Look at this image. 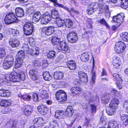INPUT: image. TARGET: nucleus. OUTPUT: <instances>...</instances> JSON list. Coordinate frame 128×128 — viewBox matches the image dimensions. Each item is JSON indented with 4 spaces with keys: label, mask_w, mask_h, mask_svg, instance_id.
<instances>
[{
    "label": "nucleus",
    "mask_w": 128,
    "mask_h": 128,
    "mask_svg": "<svg viewBox=\"0 0 128 128\" xmlns=\"http://www.w3.org/2000/svg\"><path fill=\"white\" fill-rule=\"evenodd\" d=\"M58 16L57 10L55 9H53L51 11V15L47 12L44 13L41 19V23L42 24H46L51 20L52 18L55 20L59 18Z\"/></svg>",
    "instance_id": "obj_1"
},
{
    "label": "nucleus",
    "mask_w": 128,
    "mask_h": 128,
    "mask_svg": "<svg viewBox=\"0 0 128 128\" xmlns=\"http://www.w3.org/2000/svg\"><path fill=\"white\" fill-rule=\"evenodd\" d=\"M24 52L22 50L16 53V60L15 62V67L17 68L20 67L22 66L23 60L25 57Z\"/></svg>",
    "instance_id": "obj_2"
},
{
    "label": "nucleus",
    "mask_w": 128,
    "mask_h": 128,
    "mask_svg": "<svg viewBox=\"0 0 128 128\" xmlns=\"http://www.w3.org/2000/svg\"><path fill=\"white\" fill-rule=\"evenodd\" d=\"M18 21L17 17L13 12L7 13L5 18V23L8 24H10L14 22H16Z\"/></svg>",
    "instance_id": "obj_3"
},
{
    "label": "nucleus",
    "mask_w": 128,
    "mask_h": 128,
    "mask_svg": "<svg viewBox=\"0 0 128 128\" xmlns=\"http://www.w3.org/2000/svg\"><path fill=\"white\" fill-rule=\"evenodd\" d=\"M14 63V58L11 56H8L5 58L3 64L4 69H8L12 67Z\"/></svg>",
    "instance_id": "obj_4"
},
{
    "label": "nucleus",
    "mask_w": 128,
    "mask_h": 128,
    "mask_svg": "<svg viewBox=\"0 0 128 128\" xmlns=\"http://www.w3.org/2000/svg\"><path fill=\"white\" fill-rule=\"evenodd\" d=\"M34 30L32 24L30 22L25 23L24 27V32L25 34L28 36L31 34Z\"/></svg>",
    "instance_id": "obj_5"
},
{
    "label": "nucleus",
    "mask_w": 128,
    "mask_h": 128,
    "mask_svg": "<svg viewBox=\"0 0 128 128\" xmlns=\"http://www.w3.org/2000/svg\"><path fill=\"white\" fill-rule=\"evenodd\" d=\"M56 99L59 102H64L67 98V96L66 93L63 90H60L56 94Z\"/></svg>",
    "instance_id": "obj_6"
},
{
    "label": "nucleus",
    "mask_w": 128,
    "mask_h": 128,
    "mask_svg": "<svg viewBox=\"0 0 128 128\" xmlns=\"http://www.w3.org/2000/svg\"><path fill=\"white\" fill-rule=\"evenodd\" d=\"M126 48L124 43L122 42H118L116 44L115 50L117 53L119 54L123 52Z\"/></svg>",
    "instance_id": "obj_7"
},
{
    "label": "nucleus",
    "mask_w": 128,
    "mask_h": 128,
    "mask_svg": "<svg viewBox=\"0 0 128 128\" xmlns=\"http://www.w3.org/2000/svg\"><path fill=\"white\" fill-rule=\"evenodd\" d=\"M98 6V4L96 2H93L89 4L87 10V12L88 14L90 15L93 14L96 10Z\"/></svg>",
    "instance_id": "obj_8"
},
{
    "label": "nucleus",
    "mask_w": 128,
    "mask_h": 128,
    "mask_svg": "<svg viewBox=\"0 0 128 128\" xmlns=\"http://www.w3.org/2000/svg\"><path fill=\"white\" fill-rule=\"evenodd\" d=\"M67 39L69 42L74 43L76 42L78 39L77 34L74 32H71L67 35Z\"/></svg>",
    "instance_id": "obj_9"
},
{
    "label": "nucleus",
    "mask_w": 128,
    "mask_h": 128,
    "mask_svg": "<svg viewBox=\"0 0 128 128\" xmlns=\"http://www.w3.org/2000/svg\"><path fill=\"white\" fill-rule=\"evenodd\" d=\"M59 47L56 48L57 52H59L61 51L64 53L67 51L68 49V47L64 41L61 42L59 45Z\"/></svg>",
    "instance_id": "obj_10"
},
{
    "label": "nucleus",
    "mask_w": 128,
    "mask_h": 128,
    "mask_svg": "<svg viewBox=\"0 0 128 128\" xmlns=\"http://www.w3.org/2000/svg\"><path fill=\"white\" fill-rule=\"evenodd\" d=\"M10 81L13 82H19L20 80V76L15 72H12L9 76Z\"/></svg>",
    "instance_id": "obj_11"
},
{
    "label": "nucleus",
    "mask_w": 128,
    "mask_h": 128,
    "mask_svg": "<svg viewBox=\"0 0 128 128\" xmlns=\"http://www.w3.org/2000/svg\"><path fill=\"white\" fill-rule=\"evenodd\" d=\"M22 108L24 114L27 117L31 114L33 111L32 107L29 105L25 106Z\"/></svg>",
    "instance_id": "obj_12"
},
{
    "label": "nucleus",
    "mask_w": 128,
    "mask_h": 128,
    "mask_svg": "<svg viewBox=\"0 0 128 128\" xmlns=\"http://www.w3.org/2000/svg\"><path fill=\"white\" fill-rule=\"evenodd\" d=\"M70 92L74 95L78 96L82 92V89L78 86H74L70 88Z\"/></svg>",
    "instance_id": "obj_13"
},
{
    "label": "nucleus",
    "mask_w": 128,
    "mask_h": 128,
    "mask_svg": "<svg viewBox=\"0 0 128 128\" xmlns=\"http://www.w3.org/2000/svg\"><path fill=\"white\" fill-rule=\"evenodd\" d=\"M54 26H50L48 27L44 28L41 30L42 32H44L46 35L49 36L53 33L54 30Z\"/></svg>",
    "instance_id": "obj_14"
},
{
    "label": "nucleus",
    "mask_w": 128,
    "mask_h": 128,
    "mask_svg": "<svg viewBox=\"0 0 128 128\" xmlns=\"http://www.w3.org/2000/svg\"><path fill=\"white\" fill-rule=\"evenodd\" d=\"M113 79L119 82V83H117V87L120 90L122 88V86L120 84L122 82V79L120 78L119 74L117 73H114L113 75Z\"/></svg>",
    "instance_id": "obj_15"
},
{
    "label": "nucleus",
    "mask_w": 128,
    "mask_h": 128,
    "mask_svg": "<svg viewBox=\"0 0 128 128\" xmlns=\"http://www.w3.org/2000/svg\"><path fill=\"white\" fill-rule=\"evenodd\" d=\"M78 74L80 80L81 81L85 83L88 82V78L86 74L80 71H79L78 72Z\"/></svg>",
    "instance_id": "obj_16"
},
{
    "label": "nucleus",
    "mask_w": 128,
    "mask_h": 128,
    "mask_svg": "<svg viewBox=\"0 0 128 128\" xmlns=\"http://www.w3.org/2000/svg\"><path fill=\"white\" fill-rule=\"evenodd\" d=\"M9 44L10 46L13 48H16L20 44L18 40L15 38L10 39Z\"/></svg>",
    "instance_id": "obj_17"
},
{
    "label": "nucleus",
    "mask_w": 128,
    "mask_h": 128,
    "mask_svg": "<svg viewBox=\"0 0 128 128\" xmlns=\"http://www.w3.org/2000/svg\"><path fill=\"white\" fill-rule=\"evenodd\" d=\"M37 109L40 113L42 115L46 114L47 112V108L45 105H44L38 106V107Z\"/></svg>",
    "instance_id": "obj_18"
},
{
    "label": "nucleus",
    "mask_w": 128,
    "mask_h": 128,
    "mask_svg": "<svg viewBox=\"0 0 128 128\" xmlns=\"http://www.w3.org/2000/svg\"><path fill=\"white\" fill-rule=\"evenodd\" d=\"M124 16L122 14H118L117 16H114L113 20L115 22L120 23L123 21Z\"/></svg>",
    "instance_id": "obj_19"
},
{
    "label": "nucleus",
    "mask_w": 128,
    "mask_h": 128,
    "mask_svg": "<svg viewBox=\"0 0 128 128\" xmlns=\"http://www.w3.org/2000/svg\"><path fill=\"white\" fill-rule=\"evenodd\" d=\"M42 15L38 11L35 13L33 15L32 22L36 24L40 20Z\"/></svg>",
    "instance_id": "obj_20"
},
{
    "label": "nucleus",
    "mask_w": 128,
    "mask_h": 128,
    "mask_svg": "<svg viewBox=\"0 0 128 128\" xmlns=\"http://www.w3.org/2000/svg\"><path fill=\"white\" fill-rule=\"evenodd\" d=\"M33 122L34 124H36L35 126L37 127H39L42 126L44 122L42 118H35L33 120Z\"/></svg>",
    "instance_id": "obj_21"
},
{
    "label": "nucleus",
    "mask_w": 128,
    "mask_h": 128,
    "mask_svg": "<svg viewBox=\"0 0 128 128\" xmlns=\"http://www.w3.org/2000/svg\"><path fill=\"white\" fill-rule=\"evenodd\" d=\"M39 48H30L28 51V54L34 56H35L39 54Z\"/></svg>",
    "instance_id": "obj_22"
},
{
    "label": "nucleus",
    "mask_w": 128,
    "mask_h": 128,
    "mask_svg": "<svg viewBox=\"0 0 128 128\" xmlns=\"http://www.w3.org/2000/svg\"><path fill=\"white\" fill-rule=\"evenodd\" d=\"M37 72L35 70L32 69L30 71V76L31 78L33 80H35L37 78Z\"/></svg>",
    "instance_id": "obj_23"
},
{
    "label": "nucleus",
    "mask_w": 128,
    "mask_h": 128,
    "mask_svg": "<svg viewBox=\"0 0 128 128\" xmlns=\"http://www.w3.org/2000/svg\"><path fill=\"white\" fill-rule=\"evenodd\" d=\"M15 12L17 16L19 17H22L24 15L23 10L20 8H17L15 9Z\"/></svg>",
    "instance_id": "obj_24"
},
{
    "label": "nucleus",
    "mask_w": 128,
    "mask_h": 128,
    "mask_svg": "<svg viewBox=\"0 0 128 128\" xmlns=\"http://www.w3.org/2000/svg\"><path fill=\"white\" fill-rule=\"evenodd\" d=\"M54 76V78L56 80H60L64 77L63 74L62 72L58 71L55 72Z\"/></svg>",
    "instance_id": "obj_25"
},
{
    "label": "nucleus",
    "mask_w": 128,
    "mask_h": 128,
    "mask_svg": "<svg viewBox=\"0 0 128 128\" xmlns=\"http://www.w3.org/2000/svg\"><path fill=\"white\" fill-rule=\"evenodd\" d=\"M89 55L88 53L85 52L83 53L80 57V60L83 62L88 61L89 60Z\"/></svg>",
    "instance_id": "obj_26"
},
{
    "label": "nucleus",
    "mask_w": 128,
    "mask_h": 128,
    "mask_svg": "<svg viewBox=\"0 0 128 128\" xmlns=\"http://www.w3.org/2000/svg\"><path fill=\"white\" fill-rule=\"evenodd\" d=\"M10 91L4 90H0V96L2 97H8L10 95Z\"/></svg>",
    "instance_id": "obj_27"
},
{
    "label": "nucleus",
    "mask_w": 128,
    "mask_h": 128,
    "mask_svg": "<svg viewBox=\"0 0 128 128\" xmlns=\"http://www.w3.org/2000/svg\"><path fill=\"white\" fill-rule=\"evenodd\" d=\"M67 65L68 68L71 70H74L76 67L75 63L74 61L73 60L68 61L67 64Z\"/></svg>",
    "instance_id": "obj_28"
},
{
    "label": "nucleus",
    "mask_w": 128,
    "mask_h": 128,
    "mask_svg": "<svg viewBox=\"0 0 128 128\" xmlns=\"http://www.w3.org/2000/svg\"><path fill=\"white\" fill-rule=\"evenodd\" d=\"M108 126L107 128H119L118 124L115 121H110L108 123Z\"/></svg>",
    "instance_id": "obj_29"
},
{
    "label": "nucleus",
    "mask_w": 128,
    "mask_h": 128,
    "mask_svg": "<svg viewBox=\"0 0 128 128\" xmlns=\"http://www.w3.org/2000/svg\"><path fill=\"white\" fill-rule=\"evenodd\" d=\"M74 112V111L72 106H69L68 107L66 112V113L68 116H71Z\"/></svg>",
    "instance_id": "obj_30"
},
{
    "label": "nucleus",
    "mask_w": 128,
    "mask_h": 128,
    "mask_svg": "<svg viewBox=\"0 0 128 128\" xmlns=\"http://www.w3.org/2000/svg\"><path fill=\"white\" fill-rule=\"evenodd\" d=\"M65 25L66 27L68 28H72L74 27V23L70 20H67L66 21Z\"/></svg>",
    "instance_id": "obj_31"
},
{
    "label": "nucleus",
    "mask_w": 128,
    "mask_h": 128,
    "mask_svg": "<svg viewBox=\"0 0 128 128\" xmlns=\"http://www.w3.org/2000/svg\"><path fill=\"white\" fill-rule=\"evenodd\" d=\"M17 124L16 121L13 120H10L6 124V125L9 127H11V128H16V125Z\"/></svg>",
    "instance_id": "obj_32"
},
{
    "label": "nucleus",
    "mask_w": 128,
    "mask_h": 128,
    "mask_svg": "<svg viewBox=\"0 0 128 128\" xmlns=\"http://www.w3.org/2000/svg\"><path fill=\"white\" fill-rule=\"evenodd\" d=\"M56 24L58 27L62 26L65 22L64 20L61 19L60 18H58L55 20Z\"/></svg>",
    "instance_id": "obj_33"
},
{
    "label": "nucleus",
    "mask_w": 128,
    "mask_h": 128,
    "mask_svg": "<svg viewBox=\"0 0 128 128\" xmlns=\"http://www.w3.org/2000/svg\"><path fill=\"white\" fill-rule=\"evenodd\" d=\"M52 42L54 44L59 45L62 41L60 38L54 36L52 38Z\"/></svg>",
    "instance_id": "obj_34"
},
{
    "label": "nucleus",
    "mask_w": 128,
    "mask_h": 128,
    "mask_svg": "<svg viewBox=\"0 0 128 128\" xmlns=\"http://www.w3.org/2000/svg\"><path fill=\"white\" fill-rule=\"evenodd\" d=\"M110 98L109 95L106 94L104 95L102 98V103L106 104L109 101Z\"/></svg>",
    "instance_id": "obj_35"
},
{
    "label": "nucleus",
    "mask_w": 128,
    "mask_h": 128,
    "mask_svg": "<svg viewBox=\"0 0 128 128\" xmlns=\"http://www.w3.org/2000/svg\"><path fill=\"white\" fill-rule=\"evenodd\" d=\"M64 114V112L62 110H57L56 112L55 117L58 119L61 118Z\"/></svg>",
    "instance_id": "obj_36"
},
{
    "label": "nucleus",
    "mask_w": 128,
    "mask_h": 128,
    "mask_svg": "<svg viewBox=\"0 0 128 128\" xmlns=\"http://www.w3.org/2000/svg\"><path fill=\"white\" fill-rule=\"evenodd\" d=\"M0 105L2 106L6 107L10 105V102L8 100H3L0 102Z\"/></svg>",
    "instance_id": "obj_37"
},
{
    "label": "nucleus",
    "mask_w": 128,
    "mask_h": 128,
    "mask_svg": "<svg viewBox=\"0 0 128 128\" xmlns=\"http://www.w3.org/2000/svg\"><path fill=\"white\" fill-rule=\"evenodd\" d=\"M44 79L47 81H49L52 78V76L48 72H45L43 74Z\"/></svg>",
    "instance_id": "obj_38"
},
{
    "label": "nucleus",
    "mask_w": 128,
    "mask_h": 128,
    "mask_svg": "<svg viewBox=\"0 0 128 128\" xmlns=\"http://www.w3.org/2000/svg\"><path fill=\"white\" fill-rule=\"evenodd\" d=\"M121 38L124 41L128 42V33L124 32L120 34Z\"/></svg>",
    "instance_id": "obj_39"
},
{
    "label": "nucleus",
    "mask_w": 128,
    "mask_h": 128,
    "mask_svg": "<svg viewBox=\"0 0 128 128\" xmlns=\"http://www.w3.org/2000/svg\"><path fill=\"white\" fill-rule=\"evenodd\" d=\"M120 6L122 8L126 9L128 7V2L126 0H121Z\"/></svg>",
    "instance_id": "obj_40"
},
{
    "label": "nucleus",
    "mask_w": 128,
    "mask_h": 128,
    "mask_svg": "<svg viewBox=\"0 0 128 128\" xmlns=\"http://www.w3.org/2000/svg\"><path fill=\"white\" fill-rule=\"evenodd\" d=\"M97 22L98 23H100L101 24L106 26L108 28H110V26L104 18H102L100 20H98Z\"/></svg>",
    "instance_id": "obj_41"
},
{
    "label": "nucleus",
    "mask_w": 128,
    "mask_h": 128,
    "mask_svg": "<svg viewBox=\"0 0 128 128\" xmlns=\"http://www.w3.org/2000/svg\"><path fill=\"white\" fill-rule=\"evenodd\" d=\"M85 122L84 125L86 128H89L90 127L91 128H94L93 126H92L90 123V120L87 118H86L85 120Z\"/></svg>",
    "instance_id": "obj_42"
},
{
    "label": "nucleus",
    "mask_w": 128,
    "mask_h": 128,
    "mask_svg": "<svg viewBox=\"0 0 128 128\" xmlns=\"http://www.w3.org/2000/svg\"><path fill=\"white\" fill-rule=\"evenodd\" d=\"M56 52L53 50L50 51L48 54L47 56L48 58H54L55 56Z\"/></svg>",
    "instance_id": "obj_43"
},
{
    "label": "nucleus",
    "mask_w": 128,
    "mask_h": 128,
    "mask_svg": "<svg viewBox=\"0 0 128 128\" xmlns=\"http://www.w3.org/2000/svg\"><path fill=\"white\" fill-rule=\"evenodd\" d=\"M121 118L124 122H126L128 125V116L126 114H122L120 115Z\"/></svg>",
    "instance_id": "obj_44"
},
{
    "label": "nucleus",
    "mask_w": 128,
    "mask_h": 128,
    "mask_svg": "<svg viewBox=\"0 0 128 128\" xmlns=\"http://www.w3.org/2000/svg\"><path fill=\"white\" fill-rule=\"evenodd\" d=\"M40 96L42 98L44 99L47 98L48 97V95L46 90H42L40 92Z\"/></svg>",
    "instance_id": "obj_45"
},
{
    "label": "nucleus",
    "mask_w": 128,
    "mask_h": 128,
    "mask_svg": "<svg viewBox=\"0 0 128 128\" xmlns=\"http://www.w3.org/2000/svg\"><path fill=\"white\" fill-rule=\"evenodd\" d=\"M106 112L107 114L110 116H112L116 112V110L110 108L106 110Z\"/></svg>",
    "instance_id": "obj_46"
},
{
    "label": "nucleus",
    "mask_w": 128,
    "mask_h": 128,
    "mask_svg": "<svg viewBox=\"0 0 128 128\" xmlns=\"http://www.w3.org/2000/svg\"><path fill=\"white\" fill-rule=\"evenodd\" d=\"M50 124L52 128H54L58 125V123L56 121L53 120H52L50 121Z\"/></svg>",
    "instance_id": "obj_47"
},
{
    "label": "nucleus",
    "mask_w": 128,
    "mask_h": 128,
    "mask_svg": "<svg viewBox=\"0 0 128 128\" xmlns=\"http://www.w3.org/2000/svg\"><path fill=\"white\" fill-rule=\"evenodd\" d=\"M11 33L13 36H17L19 34V31L16 29H12L11 30Z\"/></svg>",
    "instance_id": "obj_48"
},
{
    "label": "nucleus",
    "mask_w": 128,
    "mask_h": 128,
    "mask_svg": "<svg viewBox=\"0 0 128 128\" xmlns=\"http://www.w3.org/2000/svg\"><path fill=\"white\" fill-rule=\"evenodd\" d=\"M6 52L3 48H0V58H2L6 55Z\"/></svg>",
    "instance_id": "obj_49"
},
{
    "label": "nucleus",
    "mask_w": 128,
    "mask_h": 128,
    "mask_svg": "<svg viewBox=\"0 0 128 128\" xmlns=\"http://www.w3.org/2000/svg\"><path fill=\"white\" fill-rule=\"evenodd\" d=\"M21 97L24 100L28 101L31 98V96L28 95H24L22 96Z\"/></svg>",
    "instance_id": "obj_50"
},
{
    "label": "nucleus",
    "mask_w": 128,
    "mask_h": 128,
    "mask_svg": "<svg viewBox=\"0 0 128 128\" xmlns=\"http://www.w3.org/2000/svg\"><path fill=\"white\" fill-rule=\"evenodd\" d=\"M104 9L106 13L105 14L106 16L109 17L110 14L109 11V7L107 5H106L104 6Z\"/></svg>",
    "instance_id": "obj_51"
},
{
    "label": "nucleus",
    "mask_w": 128,
    "mask_h": 128,
    "mask_svg": "<svg viewBox=\"0 0 128 128\" xmlns=\"http://www.w3.org/2000/svg\"><path fill=\"white\" fill-rule=\"evenodd\" d=\"M29 43L31 46H34L35 43L34 39L32 38H30L29 41Z\"/></svg>",
    "instance_id": "obj_52"
},
{
    "label": "nucleus",
    "mask_w": 128,
    "mask_h": 128,
    "mask_svg": "<svg viewBox=\"0 0 128 128\" xmlns=\"http://www.w3.org/2000/svg\"><path fill=\"white\" fill-rule=\"evenodd\" d=\"M118 106L116 104H112L110 103V108H112L115 110L118 108Z\"/></svg>",
    "instance_id": "obj_53"
},
{
    "label": "nucleus",
    "mask_w": 128,
    "mask_h": 128,
    "mask_svg": "<svg viewBox=\"0 0 128 128\" xmlns=\"http://www.w3.org/2000/svg\"><path fill=\"white\" fill-rule=\"evenodd\" d=\"M110 103L114 104H116L118 105L119 102L117 98H114L112 100Z\"/></svg>",
    "instance_id": "obj_54"
},
{
    "label": "nucleus",
    "mask_w": 128,
    "mask_h": 128,
    "mask_svg": "<svg viewBox=\"0 0 128 128\" xmlns=\"http://www.w3.org/2000/svg\"><path fill=\"white\" fill-rule=\"evenodd\" d=\"M33 64L35 66H39L41 65V64L40 61L36 60L33 62Z\"/></svg>",
    "instance_id": "obj_55"
},
{
    "label": "nucleus",
    "mask_w": 128,
    "mask_h": 128,
    "mask_svg": "<svg viewBox=\"0 0 128 128\" xmlns=\"http://www.w3.org/2000/svg\"><path fill=\"white\" fill-rule=\"evenodd\" d=\"M120 60L118 57H115L113 59V63H120Z\"/></svg>",
    "instance_id": "obj_56"
},
{
    "label": "nucleus",
    "mask_w": 128,
    "mask_h": 128,
    "mask_svg": "<svg viewBox=\"0 0 128 128\" xmlns=\"http://www.w3.org/2000/svg\"><path fill=\"white\" fill-rule=\"evenodd\" d=\"M33 100L34 101H38V94L37 93H34L32 95Z\"/></svg>",
    "instance_id": "obj_57"
},
{
    "label": "nucleus",
    "mask_w": 128,
    "mask_h": 128,
    "mask_svg": "<svg viewBox=\"0 0 128 128\" xmlns=\"http://www.w3.org/2000/svg\"><path fill=\"white\" fill-rule=\"evenodd\" d=\"M91 111L92 112L95 113L96 110V106L93 104H91Z\"/></svg>",
    "instance_id": "obj_58"
},
{
    "label": "nucleus",
    "mask_w": 128,
    "mask_h": 128,
    "mask_svg": "<svg viewBox=\"0 0 128 128\" xmlns=\"http://www.w3.org/2000/svg\"><path fill=\"white\" fill-rule=\"evenodd\" d=\"M87 24L89 25V26L88 27L90 28H91L92 27V22L91 21V20L88 18V19L87 22Z\"/></svg>",
    "instance_id": "obj_59"
},
{
    "label": "nucleus",
    "mask_w": 128,
    "mask_h": 128,
    "mask_svg": "<svg viewBox=\"0 0 128 128\" xmlns=\"http://www.w3.org/2000/svg\"><path fill=\"white\" fill-rule=\"evenodd\" d=\"M20 76V80H24L25 77V75L23 73H21L18 74Z\"/></svg>",
    "instance_id": "obj_60"
},
{
    "label": "nucleus",
    "mask_w": 128,
    "mask_h": 128,
    "mask_svg": "<svg viewBox=\"0 0 128 128\" xmlns=\"http://www.w3.org/2000/svg\"><path fill=\"white\" fill-rule=\"evenodd\" d=\"M90 0H80L81 3L83 4L86 5L90 2Z\"/></svg>",
    "instance_id": "obj_61"
},
{
    "label": "nucleus",
    "mask_w": 128,
    "mask_h": 128,
    "mask_svg": "<svg viewBox=\"0 0 128 128\" xmlns=\"http://www.w3.org/2000/svg\"><path fill=\"white\" fill-rule=\"evenodd\" d=\"M23 48L24 50L27 52L28 54V51L30 50V49L29 48L28 46L26 45H25L23 46Z\"/></svg>",
    "instance_id": "obj_62"
},
{
    "label": "nucleus",
    "mask_w": 128,
    "mask_h": 128,
    "mask_svg": "<svg viewBox=\"0 0 128 128\" xmlns=\"http://www.w3.org/2000/svg\"><path fill=\"white\" fill-rule=\"evenodd\" d=\"M105 118L102 116L100 118V121L103 124V126L106 124V122L105 121Z\"/></svg>",
    "instance_id": "obj_63"
},
{
    "label": "nucleus",
    "mask_w": 128,
    "mask_h": 128,
    "mask_svg": "<svg viewBox=\"0 0 128 128\" xmlns=\"http://www.w3.org/2000/svg\"><path fill=\"white\" fill-rule=\"evenodd\" d=\"M26 118L24 117V118L23 119H22V120H20V123L22 125H24L26 122Z\"/></svg>",
    "instance_id": "obj_64"
}]
</instances>
